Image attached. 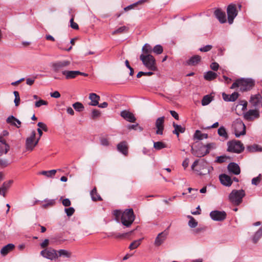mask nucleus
<instances>
[{"instance_id":"nucleus-1","label":"nucleus","mask_w":262,"mask_h":262,"mask_svg":"<svg viewBox=\"0 0 262 262\" xmlns=\"http://www.w3.org/2000/svg\"><path fill=\"white\" fill-rule=\"evenodd\" d=\"M254 85V81L251 78H242L237 79L231 85L230 89L239 88L241 91H247L251 90Z\"/></svg>"},{"instance_id":"nucleus-2","label":"nucleus","mask_w":262,"mask_h":262,"mask_svg":"<svg viewBox=\"0 0 262 262\" xmlns=\"http://www.w3.org/2000/svg\"><path fill=\"white\" fill-rule=\"evenodd\" d=\"M115 215L117 217H118L120 215L121 216V222L122 224L126 226L129 227L134 221L135 220V215L133 209H126L123 213L118 212L116 211Z\"/></svg>"},{"instance_id":"nucleus-3","label":"nucleus","mask_w":262,"mask_h":262,"mask_svg":"<svg viewBox=\"0 0 262 262\" xmlns=\"http://www.w3.org/2000/svg\"><path fill=\"white\" fill-rule=\"evenodd\" d=\"M245 195V192L244 190L234 189L229 194L228 200L234 205L238 206L242 203L243 199Z\"/></svg>"},{"instance_id":"nucleus-4","label":"nucleus","mask_w":262,"mask_h":262,"mask_svg":"<svg viewBox=\"0 0 262 262\" xmlns=\"http://www.w3.org/2000/svg\"><path fill=\"white\" fill-rule=\"evenodd\" d=\"M140 59L148 70L152 71L157 70L156 60L152 55L141 54Z\"/></svg>"},{"instance_id":"nucleus-5","label":"nucleus","mask_w":262,"mask_h":262,"mask_svg":"<svg viewBox=\"0 0 262 262\" xmlns=\"http://www.w3.org/2000/svg\"><path fill=\"white\" fill-rule=\"evenodd\" d=\"M227 146V151L237 154L241 153L245 148L243 144L240 141L236 140L228 142Z\"/></svg>"},{"instance_id":"nucleus-6","label":"nucleus","mask_w":262,"mask_h":262,"mask_svg":"<svg viewBox=\"0 0 262 262\" xmlns=\"http://www.w3.org/2000/svg\"><path fill=\"white\" fill-rule=\"evenodd\" d=\"M71 64V61L69 60H58L51 63L52 70L55 73L61 72L62 74L63 71H66V68H68Z\"/></svg>"},{"instance_id":"nucleus-7","label":"nucleus","mask_w":262,"mask_h":262,"mask_svg":"<svg viewBox=\"0 0 262 262\" xmlns=\"http://www.w3.org/2000/svg\"><path fill=\"white\" fill-rule=\"evenodd\" d=\"M233 127L234 130L235 135L238 138L246 134V126L244 123L240 119L236 120L233 124Z\"/></svg>"},{"instance_id":"nucleus-8","label":"nucleus","mask_w":262,"mask_h":262,"mask_svg":"<svg viewBox=\"0 0 262 262\" xmlns=\"http://www.w3.org/2000/svg\"><path fill=\"white\" fill-rule=\"evenodd\" d=\"M36 132L33 130L31 135L27 138L26 140V148L27 150L32 151L35 146L38 144L39 138L35 140Z\"/></svg>"},{"instance_id":"nucleus-9","label":"nucleus","mask_w":262,"mask_h":262,"mask_svg":"<svg viewBox=\"0 0 262 262\" xmlns=\"http://www.w3.org/2000/svg\"><path fill=\"white\" fill-rule=\"evenodd\" d=\"M227 13L228 22L230 25H231L238 13L236 6L234 4H230L227 8Z\"/></svg>"},{"instance_id":"nucleus-10","label":"nucleus","mask_w":262,"mask_h":262,"mask_svg":"<svg viewBox=\"0 0 262 262\" xmlns=\"http://www.w3.org/2000/svg\"><path fill=\"white\" fill-rule=\"evenodd\" d=\"M40 255L43 257L53 260L58 258V254L57 251L52 248L46 249L40 252Z\"/></svg>"},{"instance_id":"nucleus-11","label":"nucleus","mask_w":262,"mask_h":262,"mask_svg":"<svg viewBox=\"0 0 262 262\" xmlns=\"http://www.w3.org/2000/svg\"><path fill=\"white\" fill-rule=\"evenodd\" d=\"M244 118L245 120L251 121L259 117V112L258 109L249 110L247 112L244 113Z\"/></svg>"},{"instance_id":"nucleus-12","label":"nucleus","mask_w":262,"mask_h":262,"mask_svg":"<svg viewBox=\"0 0 262 262\" xmlns=\"http://www.w3.org/2000/svg\"><path fill=\"white\" fill-rule=\"evenodd\" d=\"M226 213L225 211L214 210L210 213V216L212 220L216 221L224 220L226 217Z\"/></svg>"},{"instance_id":"nucleus-13","label":"nucleus","mask_w":262,"mask_h":262,"mask_svg":"<svg viewBox=\"0 0 262 262\" xmlns=\"http://www.w3.org/2000/svg\"><path fill=\"white\" fill-rule=\"evenodd\" d=\"M168 235V232L164 231L158 234L156 237L155 241V245L156 246H159L162 245L166 240Z\"/></svg>"},{"instance_id":"nucleus-14","label":"nucleus","mask_w":262,"mask_h":262,"mask_svg":"<svg viewBox=\"0 0 262 262\" xmlns=\"http://www.w3.org/2000/svg\"><path fill=\"white\" fill-rule=\"evenodd\" d=\"M215 17L221 23L223 24L226 22V15L225 12L221 9H217L214 12Z\"/></svg>"},{"instance_id":"nucleus-15","label":"nucleus","mask_w":262,"mask_h":262,"mask_svg":"<svg viewBox=\"0 0 262 262\" xmlns=\"http://www.w3.org/2000/svg\"><path fill=\"white\" fill-rule=\"evenodd\" d=\"M164 117L158 118L156 121V127L157 128L156 134L162 135L164 129Z\"/></svg>"},{"instance_id":"nucleus-16","label":"nucleus","mask_w":262,"mask_h":262,"mask_svg":"<svg viewBox=\"0 0 262 262\" xmlns=\"http://www.w3.org/2000/svg\"><path fill=\"white\" fill-rule=\"evenodd\" d=\"M262 99L261 96L258 94L255 95L251 96L250 100V103L252 104V106L255 109H258L261 100Z\"/></svg>"},{"instance_id":"nucleus-17","label":"nucleus","mask_w":262,"mask_h":262,"mask_svg":"<svg viewBox=\"0 0 262 262\" xmlns=\"http://www.w3.org/2000/svg\"><path fill=\"white\" fill-rule=\"evenodd\" d=\"M120 115L122 118L129 122H135L136 120V118L134 114L126 110L122 111L120 113Z\"/></svg>"},{"instance_id":"nucleus-18","label":"nucleus","mask_w":262,"mask_h":262,"mask_svg":"<svg viewBox=\"0 0 262 262\" xmlns=\"http://www.w3.org/2000/svg\"><path fill=\"white\" fill-rule=\"evenodd\" d=\"M220 180L223 185L230 186L232 183V181L229 176L226 174H222L220 176Z\"/></svg>"},{"instance_id":"nucleus-19","label":"nucleus","mask_w":262,"mask_h":262,"mask_svg":"<svg viewBox=\"0 0 262 262\" xmlns=\"http://www.w3.org/2000/svg\"><path fill=\"white\" fill-rule=\"evenodd\" d=\"M6 122L7 123L10 124L12 126H15L18 128L20 127L21 124L20 121H19L12 115L7 118Z\"/></svg>"},{"instance_id":"nucleus-20","label":"nucleus","mask_w":262,"mask_h":262,"mask_svg":"<svg viewBox=\"0 0 262 262\" xmlns=\"http://www.w3.org/2000/svg\"><path fill=\"white\" fill-rule=\"evenodd\" d=\"M9 145L6 143L5 140L0 137V155L6 154L9 150Z\"/></svg>"},{"instance_id":"nucleus-21","label":"nucleus","mask_w":262,"mask_h":262,"mask_svg":"<svg viewBox=\"0 0 262 262\" xmlns=\"http://www.w3.org/2000/svg\"><path fill=\"white\" fill-rule=\"evenodd\" d=\"M229 171L234 174L237 175L240 173L241 170L239 166L235 163H230L228 166Z\"/></svg>"},{"instance_id":"nucleus-22","label":"nucleus","mask_w":262,"mask_h":262,"mask_svg":"<svg viewBox=\"0 0 262 262\" xmlns=\"http://www.w3.org/2000/svg\"><path fill=\"white\" fill-rule=\"evenodd\" d=\"M117 149L123 155L126 156L128 154V147L125 141L119 143L117 146Z\"/></svg>"},{"instance_id":"nucleus-23","label":"nucleus","mask_w":262,"mask_h":262,"mask_svg":"<svg viewBox=\"0 0 262 262\" xmlns=\"http://www.w3.org/2000/svg\"><path fill=\"white\" fill-rule=\"evenodd\" d=\"M15 248V246L13 244H8L4 246L1 250V253L2 255L5 256L10 251H12Z\"/></svg>"},{"instance_id":"nucleus-24","label":"nucleus","mask_w":262,"mask_h":262,"mask_svg":"<svg viewBox=\"0 0 262 262\" xmlns=\"http://www.w3.org/2000/svg\"><path fill=\"white\" fill-rule=\"evenodd\" d=\"M78 71H63L62 75L65 76V78L66 79H70L75 78L77 76V74H78Z\"/></svg>"},{"instance_id":"nucleus-25","label":"nucleus","mask_w":262,"mask_h":262,"mask_svg":"<svg viewBox=\"0 0 262 262\" xmlns=\"http://www.w3.org/2000/svg\"><path fill=\"white\" fill-rule=\"evenodd\" d=\"M201 57L199 55L192 56L187 61V64L189 66H194L198 64L201 61Z\"/></svg>"},{"instance_id":"nucleus-26","label":"nucleus","mask_w":262,"mask_h":262,"mask_svg":"<svg viewBox=\"0 0 262 262\" xmlns=\"http://www.w3.org/2000/svg\"><path fill=\"white\" fill-rule=\"evenodd\" d=\"M89 99L91 100V102L90 105L93 106L98 105L99 104V101L100 100V97L95 93H91L89 95Z\"/></svg>"},{"instance_id":"nucleus-27","label":"nucleus","mask_w":262,"mask_h":262,"mask_svg":"<svg viewBox=\"0 0 262 262\" xmlns=\"http://www.w3.org/2000/svg\"><path fill=\"white\" fill-rule=\"evenodd\" d=\"M173 126L174 128V129L173 130L172 133L173 134H176L178 137L180 133H183L185 131V128L184 127L180 125H178L174 122L173 123Z\"/></svg>"},{"instance_id":"nucleus-28","label":"nucleus","mask_w":262,"mask_h":262,"mask_svg":"<svg viewBox=\"0 0 262 262\" xmlns=\"http://www.w3.org/2000/svg\"><path fill=\"white\" fill-rule=\"evenodd\" d=\"M191 150L192 154L197 157H202L206 155V154H204L205 153V149L203 146L198 149H194L192 147Z\"/></svg>"},{"instance_id":"nucleus-29","label":"nucleus","mask_w":262,"mask_h":262,"mask_svg":"<svg viewBox=\"0 0 262 262\" xmlns=\"http://www.w3.org/2000/svg\"><path fill=\"white\" fill-rule=\"evenodd\" d=\"M247 150L250 152H254L257 151H261L262 147L256 144H254L252 145H248L246 147Z\"/></svg>"},{"instance_id":"nucleus-30","label":"nucleus","mask_w":262,"mask_h":262,"mask_svg":"<svg viewBox=\"0 0 262 262\" xmlns=\"http://www.w3.org/2000/svg\"><path fill=\"white\" fill-rule=\"evenodd\" d=\"M92 200L93 201H101L102 198L100 195L97 193L96 187H94L90 192Z\"/></svg>"},{"instance_id":"nucleus-31","label":"nucleus","mask_w":262,"mask_h":262,"mask_svg":"<svg viewBox=\"0 0 262 262\" xmlns=\"http://www.w3.org/2000/svg\"><path fill=\"white\" fill-rule=\"evenodd\" d=\"M205 153L204 154H208L210 150L216 148V144L214 143H210L206 145H203Z\"/></svg>"},{"instance_id":"nucleus-32","label":"nucleus","mask_w":262,"mask_h":262,"mask_svg":"<svg viewBox=\"0 0 262 262\" xmlns=\"http://www.w3.org/2000/svg\"><path fill=\"white\" fill-rule=\"evenodd\" d=\"M217 77L216 73L212 72V71H208L205 73L204 74V78L207 80H212L216 78Z\"/></svg>"},{"instance_id":"nucleus-33","label":"nucleus","mask_w":262,"mask_h":262,"mask_svg":"<svg viewBox=\"0 0 262 262\" xmlns=\"http://www.w3.org/2000/svg\"><path fill=\"white\" fill-rule=\"evenodd\" d=\"M262 237V230L259 228L254 234L252 240L254 244H256Z\"/></svg>"},{"instance_id":"nucleus-34","label":"nucleus","mask_w":262,"mask_h":262,"mask_svg":"<svg viewBox=\"0 0 262 262\" xmlns=\"http://www.w3.org/2000/svg\"><path fill=\"white\" fill-rule=\"evenodd\" d=\"M142 51L143 53L142 54L151 55L152 52V48L151 46L148 43H145L142 47Z\"/></svg>"},{"instance_id":"nucleus-35","label":"nucleus","mask_w":262,"mask_h":262,"mask_svg":"<svg viewBox=\"0 0 262 262\" xmlns=\"http://www.w3.org/2000/svg\"><path fill=\"white\" fill-rule=\"evenodd\" d=\"M219 135L223 137L225 140L228 138V135L225 128L224 126H221L217 130Z\"/></svg>"},{"instance_id":"nucleus-36","label":"nucleus","mask_w":262,"mask_h":262,"mask_svg":"<svg viewBox=\"0 0 262 262\" xmlns=\"http://www.w3.org/2000/svg\"><path fill=\"white\" fill-rule=\"evenodd\" d=\"M57 170L52 169L49 171H42L39 174L45 176L48 178H53L55 175Z\"/></svg>"},{"instance_id":"nucleus-37","label":"nucleus","mask_w":262,"mask_h":262,"mask_svg":"<svg viewBox=\"0 0 262 262\" xmlns=\"http://www.w3.org/2000/svg\"><path fill=\"white\" fill-rule=\"evenodd\" d=\"M194 138L198 140H202L203 139H207L208 135L207 134H202L201 131L196 130L194 134Z\"/></svg>"},{"instance_id":"nucleus-38","label":"nucleus","mask_w":262,"mask_h":262,"mask_svg":"<svg viewBox=\"0 0 262 262\" xmlns=\"http://www.w3.org/2000/svg\"><path fill=\"white\" fill-rule=\"evenodd\" d=\"M128 29L127 27L125 26H122L117 29L115 30L112 32L113 35H115L117 34H121L124 32H127Z\"/></svg>"},{"instance_id":"nucleus-39","label":"nucleus","mask_w":262,"mask_h":262,"mask_svg":"<svg viewBox=\"0 0 262 262\" xmlns=\"http://www.w3.org/2000/svg\"><path fill=\"white\" fill-rule=\"evenodd\" d=\"M44 202H46V204H44L42 205V207L43 208H47L48 207L53 206L55 204V200L54 199L52 200H48L46 199L44 200Z\"/></svg>"},{"instance_id":"nucleus-40","label":"nucleus","mask_w":262,"mask_h":262,"mask_svg":"<svg viewBox=\"0 0 262 262\" xmlns=\"http://www.w3.org/2000/svg\"><path fill=\"white\" fill-rule=\"evenodd\" d=\"M154 147L157 150H161L166 147V146L163 142L158 141L154 142Z\"/></svg>"},{"instance_id":"nucleus-41","label":"nucleus","mask_w":262,"mask_h":262,"mask_svg":"<svg viewBox=\"0 0 262 262\" xmlns=\"http://www.w3.org/2000/svg\"><path fill=\"white\" fill-rule=\"evenodd\" d=\"M141 241L142 239L134 241L130 244L129 249L131 250L136 249L141 244Z\"/></svg>"},{"instance_id":"nucleus-42","label":"nucleus","mask_w":262,"mask_h":262,"mask_svg":"<svg viewBox=\"0 0 262 262\" xmlns=\"http://www.w3.org/2000/svg\"><path fill=\"white\" fill-rule=\"evenodd\" d=\"M188 225L191 228H195L198 225V222L191 216L189 215Z\"/></svg>"},{"instance_id":"nucleus-43","label":"nucleus","mask_w":262,"mask_h":262,"mask_svg":"<svg viewBox=\"0 0 262 262\" xmlns=\"http://www.w3.org/2000/svg\"><path fill=\"white\" fill-rule=\"evenodd\" d=\"M59 256H64L66 257H70L71 253L67 250L64 249H60L58 251Z\"/></svg>"},{"instance_id":"nucleus-44","label":"nucleus","mask_w":262,"mask_h":262,"mask_svg":"<svg viewBox=\"0 0 262 262\" xmlns=\"http://www.w3.org/2000/svg\"><path fill=\"white\" fill-rule=\"evenodd\" d=\"M74 109L77 112H82L84 110L83 104L80 102H76L73 104Z\"/></svg>"},{"instance_id":"nucleus-45","label":"nucleus","mask_w":262,"mask_h":262,"mask_svg":"<svg viewBox=\"0 0 262 262\" xmlns=\"http://www.w3.org/2000/svg\"><path fill=\"white\" fill-rule=\"evenodd\" d=\"M163 47L160 45L155 46L152 49V52L158 55L161 54L163 52Z\"/></svg>"},{"instance_id":"nucleus-46","label":"nucleus","mask_w":262,"mask_h":262,"mask_svg":"<svg viewBox=\"0 0 262 262\" xmlns=\"http://www.w3.org/2000/svg\"><path fill=\"white\" fill-rule=\"evenodd\" d=\"M211 101V98L209 95L205 96L202 100V105H208Z\"/></svg>"},{"instance_id":"nucleus-47","label":"nucleus","mask_w":262,"mask_h":262,"mask_svg":"<svg viewBox=\"0 0 262 262\" xmlns=\"http://www.w3.org/2000/svg\"><path fill=\"white\" fill-rule=\"evenodd\" d=\"M143 3V1H139L137 3H135L133 4L130 5L124 8L125 11H127L132 9L134 8L138 4H142Z\"/></svg>"},{"instance_id":"nucleus-48","label":"nucleus","mask_w":262,"mask_h":262,"mask_svg":"<svg viewBox=\"0 0 262 262\" xmlns=\"http://www.w3.org/2000/svg\"><path fill=\"white\" fill-rule=\"evenodd\" d=\"M2 156L0 155V167H5L9 165V161L6 159L2 158Z\"/></svg>"},{"instance_id":"nucleus-49","label":"nucleus","mask_w":262,"mask_h":262,"mask_svg":"<svg viewBox=\"0 0 262 262\" xmlns=\"http://www.w3.org/2000/svg\"><path fill=\"white\" fill-rule=\"evenodd\" d=\"M13 94L15 96V99H14L15 105V106H17L19 104V102H20V97H19V93L17 91H14L13 92Z\"/></svg>"},{"instance_id":"nucleus-50","label":"nucleus","mask_w":262,"mask_h":262,"mask_svg":"<svg viewBox=\"0 0 262 262\" xmlns=\"http://www.w3.org/2000/svg\"><path fill=\"white\" fill-rule=\"evenodd\" d=\"M13 183V181L9 180L8 182H5L2 186V188L6 191L10 187L11 184Z\"/></svg>"},{"instance_id":"nucleus-51","label":"nucleus","mask_w":262,"mask_h":262,"mask_svg":"<svg viewBox=\"0 0 262 262\" xmlns=\"http://www.w3.org/2000/svg\"><path fill=\"white\" fill-rule=\"evenodd\" d=\"M261 180V174H259L257 177L252 179V184L254 185H257L260 183Z\"/></svg>"},{"instance_id":"nucleus-52","label":"nucleus","mask_w":262,"mask_h":262,"mask_svg":"<svg viewBox=\"0 0 262 262\" xmlns=\"http://www.w3.org/2000/svg\"><path fill=\"white\" fill-rule=\"evenodd\" d=\"M64 211L66 212L67 215L68 216H71L74 214L75 212V209L73 207H69L65 208Z\"/></svg>"},{"instance_id":"nucleus-53","label":"nucleus","mask_w":262,"mask_h":262,"mask_svg":"<svg viewBox=\"0 0 262 262\" xmlns=\"http://www.w3.org/2000/svg\"><path fill=\"white\" fill-rule=\"evenodd\" d=\"M227 157L225 156H221L216 158L215 162L216 163H222L225 162L227 160Z\"/></svg>"},{"instance_id":"nucleus-54","label":"nucleus","mask_w":262,"mask_h":262,"mask_svg":"<svg viewBox=\"0 0 262 262\" xmlns=\"http://www.w3.org/2000/svg\"><path fill=\"white\" fill-rule=\"evenodd\" d=\"M47 104H48L47 101L42 100V99H40L39 100L35 102V105L36 107H39L41 105H46Z\"/></svg>"},{"instance_id":"nucleus-55","label":"nucleus","mask_w":262,"mask_h":262,"mask_svg":"<svg viewBox=\"0 0 262 262\" xmlns=\"http://www.w3.org/2000/svg\"><path fill=\"white\" fill-rule=\"evenodd\" d=\"M100 115V113L99 111L97 110H93L92 112L91 118L93 119H95L98 118V117H99Z\"/></svg>"},{"instance_id":"nucleus-56","label":"nucleus","mask_w":262,"mask_h":262,"mask_svg":"<svg viewBox=\"0 0 262 262\" xmlns=\"http://www.w3.org/2000/svg\"><path fill=\"white\" fill-rule=\"evenodd\" d=\"M239 94L237 92H234L230 95V101L233 102L235 101L238 97Z\"/></svg>"},{"instance_id":"nucleus-57","label":"nucleus","mask_w":262,"mask_h":262,"mask_svg":"<svg viewBox=\"0 0 262 262\" xmlns=\"http://www.w3.org/2000/svg\"><path fill=\"white\" fill-rule=\"evenodd\" d=\"M212 48L211 45H206L203 47L200 48L199 50L201 52H206L210 51Z\"/></svg>"},{"instance_id":"nucleus-58","label":"nucleus","mask_w":262,"mask_h":262,"mask_svg":"<svg viewBox=\"0 0 262 262\" xmlns=\"http://www.w3.org/2000/svg\"><path fill=\"white\" fill-rule=\"evenodd\" d=\"M71 27L74 29H78V25L77 23L74 21V18L72 17L70 19Z\"/></svg>"},{"instance_id":"nucleus-59","label":"nucleus","mask_w":262,"mask_h":262,"mask_svg":"<svg viewBox=\"0 0 262 262\" xmlns=\"http://www.w3.org/2000/svg\"><path fill=\"white\" fill-rule=\"evenodd\" d=\"M37 126L40 128L41 129H42L45 132H47L48 130V127L43 122H38L37 124Z\"/></svg>"},{"instance_id":"nucleus-60","label":"nucleus","mask_w":262,"mask_h":262,"mask_svg":"<svg viewBox=\"0 0 262 262\" xmlns=\"http://www.w3.org/2000/svg\"><path fill=\"white\" fill-rule=\"evenodd\" d=\"M36 77L34 78H28L26 79V83L29 85H32L35 81Z\"/></svg>"},{"instance_id":"nucleus-61","label":"nucleus","mask_w":262,"mask_h":262,"mask_svg":"<svg viewBox=\"0 0 262 262\" xmlns=\"http://www.w3.org/2000/svg\"><path fill=\"white\" fill-rule=\"evenodd\" d=\"M219 67V64L217 62H212L210 65L211 69L213 71H217Z\"/></svg>"},{"instance_id":"nucleus-62","label":"nucleus","mask_w":262,"mask_h":262,"mask_svg":"<svg viewBox=\"0 0 262 262\" xmlns=\"http://www.w3.org/2000/svg\"><path fill=\"white\" fill-rule=\"evenodd\" d=\"M62 204L65 207H69L71 205V203L69 199H65L62 200Z\"/></svg>"},{"instance_id":"nucleus-63","label":"nucleus","mask_w":262,"mask_h":262,"mask_svg":"<svg viewBox=\"0 0 262 262\" xmlns=\"http://www.w3.org/2000/svg\"><path fill=\"white\" fill-rule=\"evenodd\" d=\"M50 95L52 97L55 98H58L60 97V94L58 91H55L50 94Z\"/></svg>"},{"instance_id":"nucleus-64","label":"nucleus","mask_w":262,"mask_h":262,"mask_svg":"<svg viewBox=\"0 0 262 262\" xmlns=\"http://www.w3.org/2000/svg\"><path fill=\"white\" fill-rule=\"evenodd\" d=\"M101 144L103 146H108L109 145V142L106 138H102L100 140Z\"/></svg>"}]
</instances>
